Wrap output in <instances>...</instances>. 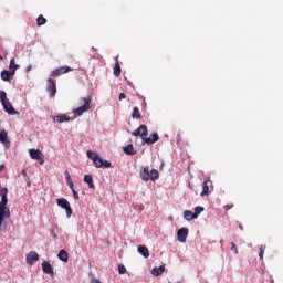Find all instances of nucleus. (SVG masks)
<instances>
[{
    "instance_id": "obj_7",
    "label": "nucleus",
    "mask_w": 283,
    "mask_h": 283,
    "mask_svg": "<svg viewBox=\"0 0 283 283\" xmlns=\"http://www.w3.org/2000/svg\"><path fill=\"white\" fill-rule=\"evenodd\" d=\"M46 83V92L50 95V98H54L56 96V82H54L52 78H49Z\"/></svg>"
},
{
    "instance_id": "obj_39",
    "label": "nucleus",
    "mask_w": 283,
    "mask_h": 283,
    "mask_svg": "<svg viewBox=\"0 0 283 283\" xmlns=\"http://www.w3.org/2000/svg\"><path fill=\"white\" fill-rule=\"evenodd\" d=\"M239 229H240L241 231L244 230V227H242V223L239 224Z\"/></svg>"
},
{
    "instance_id": "obj_1",
    "label": "nucleus",
    "mask_w": 283,
    "mask_h": 283,
    "mask_svg": "<svg viewBox=\"0 0 283 283\" xmlns=\"http://www.w3.org/2000/svg\"><path fill=\"white\" fill-rule=\"evenodd\" d=\"M78 107L73 109V114L76 117L83 116L85 112L92 109V96L81 97L78 101Z\"/></svg>"
},
{
    "instance_id": "obj_26",
    "label": "nucleus",
    "mask_w": 283,
    "mask_h": 283,
    "mask_svg": "<svg viewBox=\"0 0 283 283\" xmlns=\"http://www.w3.org/2000/svg\"><path fill=\"white\" fill-rule=\"evenodd\" d=\"M120 72H122L120 63L116 62L114 66V72H113L114 76L116 77L120 76Z\"/></svg>"
},
{
    "instance_id": "obj_17",
    "label": "nucleus",
    "mask_w": 283,
    "mask_h": 283,
    "mask_svg": "<svg viewBox=\"0 0 283 283\" xmlns=\"http://www.w3.org/2000/svg\"><path fill=\"white\" fill-rule=\"evenodd\" d=\"M165 273V266H158V268H153L151 270V275H154L155 277H158L159 275H163Z\"/></svg>"
},
{
    "instance_id": "obj_20",
    "label": "nucleus",
    "mask_w": 283,
    "mask_h": 283,
    "mask_svg": "<svg viewBox=\"0 0 283 283\" xmlns=\"http://www.w3.org/2000/svg\"><path fill=\"white\" fill-rule=\"evenodd\" d=\"M124 154H126L127 156H136V149H134V145L129 144L124 147Z\"/></svg>"
},
{
    "instance_id": "obj_37",
    "label": "nucleus",
    "mask_w": 283,
    "mask_h": 283,
    "mask_svg": "<svg viewBox=\"0 0 283 283\" xmlns=\"http://www.w3.org/2000/svg\"><path fill=\"white\" fill-rule=\"evenodd\" d=\"M6 169V165H0V171H3Z\"/></svg>"
},
{
    "instance_id": "obj_18",
    "label": "nucleus",
    "mask_w": 283,
    "mask_h": 283,
    "mask_svg": "<svg viewBox=\"0 0 283 283\" xmlns=\"http://www.w3.org/2000/svg\"><path fill=\"white\" fill-rule=\"evenodd\" d=\"M0 76H1L2 81L8 82V81H10V78H12V76H14V74L8 70H4L1 72Z\"/></svg>"
},
{
    "instance_id": "obj_40",
    "label": "nucleus",
    "mask_w": 283,
    "mask_h": 283,
    "mask_svg": "<svg viewBox=\"0 0 283 283\" xmlns=\"http://www.w3.org/2000/svg\"><path fill=\"white\" fill-rule=\"evenodd\" d=\"M30 70H32V66H31V65H29V66L27 67V72H30Z\"/></svg>"
},
{
    "instance_id": "obj_12",
    "label": "nucleus",
    "mask_w": 283,
    "mask_h": 283,
    "mask_svg": "<svg viewBox=\"0 0 283 283\" xmlns=\"http://www.w3.org/2000/svg\"><path fill=\"white\" fill-rule=\"evenodd\" d=\"M158 140H160V137L157 135V133L151 134L150 137L144 138V143L146 145H154V143H158Z\"/></svg>"
},
{
    "instance_id": "obj_29",
    "label": "nucleus",
    "mask_w": 283,
    "mask_h": 283,
    "mask_svg": "<svg viewBox=\"0 0 283 283\" xmlns=\"http://www.w3.org/2000/svg\"><path fill=\"white\" fill-rule=\"evenodd\" d=\"M132 118H140V109L138 107L133 108Z\"/></svg>"
},
{
    "instance_id": "obj_10",
    "label": "nucleus",
    "mask_w": 283,
    "mask_h": 283,
    "mask_svg": "<svg viewBox=\"0 0 283 283\" xmlns=\"http://www.w3.org/2000/svg\"><path fill=\"white\" fill-rule=\"evenodd\" d=\"M189 235V229L188 228H180L177 231V240L178 242H187V237Z\"/></svg>"
},
{
    "instance_id": "obj_2",
    "label": "nucleus",
    "mask_w": 283,
    "mask_h": 283,
    "mask_svg": "<svg viewBox=\"0 0 283 283\" xmlns=\"http://www.w3.org/2000/svg\"><path fill=\"white\" fill-rule=\"evenodd\" d=\"M86 156L87 158L93 160V164L97 169H109L112 167V163L101 158L97 153H92L91 150H87Z\"/></svg>"
},
{
    "instance_id": "obj_30",
    "label": "nucleus",
    "mask_w": 283,
    "mask_h": 283,
    "mask_svg": "<svg viewBox=\"0 0 283 283\" xmlns=\"http://www.w3.org/2000/svg\"><path fill=\"white\" fill-rule=\"evenodd\" d=\"M118 273H119V275H125V273H127V268H125V265H123V264H119Z\"/></svg>"
},
{
    "instance_id": "obj_16",
    "label": "nucleus",
    "mask_w": 283,
    "mask_h": 283,
    "mask_svg": "<svg viewBox=\"0 0 283 283\" xmlns=\"http://www.w3.org/2000/svg\"><path fill=\"white\" fill-rule=\"evenodd\" d=\"M84 182L87 184L88 189H95L96 186L94 185V177L92 175H85L84 176Z\"/></svg>"
},
{
    "instance_id": "obj_13",
    "label": "nucleus",
    "mask_w": 283,
    "mask_h": 283,
    "mask_svg": "<svg viewBox=\"0 0 283 283\" xmlns=\"http://www.w3.org/2000/svg\"><path fill=\"white\" fill-rule=\"evenodd\" d=\"M210 185H211V178L207 177L203 180L202 191H201L200 196H208L209 195Z\"/></svg>"
},
{
    "instance_id": "obj_5",
    "label": "nucleus",
    "mask_w": 283,
    "mask_h": 283,
    "mask_svg": "<svg viewBox=\"0 0 283 283\" xmlns=\"http://www.w3.org/2000/svg\"><path fill=\"white\" fill-rule=\"evenodd\" d=\"M56 205L57 207L66 211V218H72V213H73L72 206H70V201H67V199L59 198L56 199Z\"/></svg>"
},
{
    "instance_id": "obj_11",
    "label": "nucleus",
    "mask_w": 283,
    "mask_h": 283,
    "mask_svg": "<svg viewBox=\"0 0 283 283\" xmlns=\"http://www.w3.org/2000/svg\"><path fill=\"white\" fill-rule=\"evenodd\" d=\"M34 262H39V253H36L35 251H31L29 254H27V264L32 266Z\"/></svg>"
},
{
    "instance_id": "obj_19",
    "label": "nucleus",
    "mask_w": 283,
    "mask_h": 283,
    "mask_svg": "<svg viewBox=\"0 0 283 283\" xmlns=\"http://www.w3.org/2000/svg\"><path fill=\"white\" fill-rule=\"evenodd\" d=\"M54 123H70V116L67 115H57L53 118Z\"/></svg>"
},
{
    "instance_id": "obj_35",
    "label": "nucleus",
    "mask_w": 283,
    "mask_h": 283,
    "mask_svg": "<svg viewBox=\"0 0 283 283\" xmlns=\"http://www.w3.org/2000/svg\"><path fill=\"white\" fill-rule=\"evenodd\" d=\"M232 207H233V203L226 205L224 209H226V211H229V210H231Z\"/></svg>"
},
{
    "instance_id": "obj_31",
    "label": "nucleus",
    "mask_w": 283,
    "mask_h": 283,
    "mask_svg": "<svg viewBox=\"0 0 283 283\" xmlns=\"http://www.w3.org/2000/svg\"><path fill=\"white\" fill-rule=\"evenodd\" d=\"M231 251H233V253H235V255H238V245H235V243H231Z\"/></svg>"
},
{
    "instance_id": "obj_4",
    "label": "nucleus",
    "mask_w": 283,
    "mask_h": 283,
    "mask_svg": "<svg viewBox=\"0 0 283 283\" xmlns=\"http://www.w3.org/2000/svg\"><path fill=\"white\" fill-rule=\"evenodd\" d=\"M0 102L2 103V107L7 114H10L11 116H14V114H19L17 109H14V106H12V103L10 99H8V94L6 91H0Z\"/></svg>"
},
{
    "instance_id": "obj_24",
    "label": "nucleus",
    "mask_w": 283,
    "mask_h": 283,
    "mask_svg": "<svg viewBox=\"0 0 283 283\" xmlns=\"http://www.w3.org/2000/svg\"><path fill=\"white\" fill-rule=\"evenodd\" d=\"M184 218L185 220H196V214H193V212L191 210H186L184 212Z\"/></svg>"
},
{
    "instance_id": "obj_21",
    "label": "nucleus",
    "mask_w": 283,
    "mask_h": 283,
    "mask_svg": "<svg viewBox=\"0 0 283 283\" xmlns=\"http://www.w3.org/2000/svg\"><path fill=\"white\" fill-rule=\"evenodd\" d=\"M137 251L140 255H143V258H149V249H147V247L145 245H139L137 248Z\"/></svg>"
},
{
    "instance_id": "obj_15",
    "label": "nucleus",
    "mask_w": 283,
    "mask_h": 283,
    "mask_svg": "<svg viewBox=\"0 0 283 283\" xmlns=\"http://www.w3.org/2000/svg\"><path fill=\"white\" fill-rule=\"evenodd\" d=\"M0 143L8 147L10 145V140H8V132L1 130L0 132Z\"/></svg>"
},
{
    "instance_id": "obj_38",
    "label": "nucleus",
    "mask_w": 283,
    "mask_h": 283,
    "mask_svg": "<svg viewBox=\"0 0 283 283\" xmlns=\"http://www.w3.org/2000/svg\"><path fill=\"white\" fill-rule=\"evenodd\" d=\"M22 176H28V172L25 171V169L22 170Z\"/></svg>"
},
{
    "instance_id": "obj_8",
    "label": "nucleus",
    "mask_w": 283,
    "mask_h": 283,
    "mask_svg": "<svg viewBox=\"0 0 283 283\" xmlns=\"http://www.w3.org/2000/svg\"><path fill=\"white\" fill-rule=\"evenodd\" d=\"M69 72H72V67H70V66H60L59 69H55L51 73V76L53 78H59V76H63V74H67Z\"/></svg>"
},
{
    "instance_id": "obj_22",
    "label": "nucleus",
    "mask_w": 283,
    "mask_h": 283,
    "mask_svg": "<svg viewBox=\"0 0 283 283\" xmlns=\"http://www.w3.org/2000/svg\"><path fill=\"white\" fill-rule=\"evenodd\" d=\"M59 260H61L62 262H67V260H70V254H67V251L65 250H61L57 254Z\"/></svg>"
},
{
    "instance_id": "obj_6",
    "label": "nucleus",
    "mask_w": 283,
    "mask_h": 283,
    "mask_svg": "<svg viewBox=\"0 0 283 283\" xmlns=\"http://www.w3.org/2000/svg\"><path fill=\"white\" fill-rule=\"evenodd\" d=\"M148 135H149V130L147 129V125H143V124L133 132V136H140L144 143H145V138H147Z\"/></svg>"
},
{
    "instance_id": "obj_14",
    "label": "nucleus",
    "mask_w": 283,
    "mask_h": 283,
    "mask_svg": "<svg viewBox=\"0 0 283 283\" xmlns=\"http://www.w3.org/2000/svg\"><path fill=\"white\" fill-rule=\"evenodd\" d=\"M42 271L43 273H46L48 275H52V273H54V269H52V264H50V262L44 261L42 263Z\"/></svg>"
},
{
    "instance_id": "obj_25",
    "label": "nucleus",
    "mask_w": 283,
    "mask_h": 283,
    "mask_svg": "<svg viewBox=\"0 0 283 283\" xmlns=\"http://www.w3.org/2000/svg\"><path fill=\"white\" fill-rule=\"evenodd\" d=\"M46 23H48V19H45V17H43V14L38 17L36 25L41 27V25H45Z\"/></svg>"
},
{
    "instance_id": "obj_33",
    "label": "nucleus",
    "mask_w": 283,
    "mask_h": 283,
    "mask_svg": "<svg viewBox=\"0 0 283 283\" xmlns=\"http://www.w3.org/2000/svg\"><path fill=\"white\" fill-rule=\"evenodd\" d=\"M125 98H127V95H125V93H120L118 99L125 101Z\"/></svg>"
},
{
    "instance_id": "obj_36",
    "label": "nucleus",
    "mask_w": 283,
    "mask_h": 283,
    "mask_svg": "<svg viewBox=\"0 0 283 283\" xmlns=\"http://www.w3.org/2000/svg\"><path fill=\"white\" fill-rule=\"evenodd\" d=\"M72 193H73L75 200H78V192L76 190H73Z\"/></svg>"
},
{
    "instance_id": "obj_28",
    "label": "nucleus",
    "mask_w": 283,
    "mask_h": 283,
    "mask_svg": "<svg viewBox=\"0 0 283 283\" xmlns=\"http://www.w3.org/2000/svg\"><path fill=\"white\" fill-rule=\"evenodd\" d=\"M264 251H266V245H261L259 249V260H264Z\"/></svg>"
},
{
    "instance_id": "obj_34",
    "label": "nucleus",
    "mask_w": 283,
    "mask_h": 283,
    "mask_svg": "<svg viewBox=\"0 0 283 283\" xmlns=\"http://www.w3.org/2000/svg\"><path fill=\"white\" fill-rule=\"evenodd\" d=\"M67 185H69L71 191H74V190H75V189H74V181H69Z\"/></svg>"
},
{
    "instance_id": "obj_9",
    "label": "nucleus",
    "mask_w": 283,
    "mask_h": 283,
    "mask_svg": "<svg viewBox=\"0 0 283 283\" xmlns=\"http://www.w3.org/2000/svg\"><path fill=\"white\" fill-rule=\"evenodd\" d=\"M29 155H30V158H32V160H39L40 165H43L44 156H43V153H41V150L32 148L29 150Z\"/></svg>"
},
{
    "instance_id": "obj_32",
    "label": "nucleus",
    "mask_w": 283,
    "mask_h": 283,
    "mask_svg": "<svg viewBox=\"0 0 283 283\" xmlns=\"http://www.w3.org/2000/svg\"><path fill=\"white\" fill-rule=\"evenodd\" d=\"M65 178L67 182H72V177L70 176V171L65 170Z\"/></svg>"
},
{
    "instance_id": "obj_23",
    "label": "nucleus",
    "mask_w": 283,
    "mask_h": 283,
    "mask_svg": "<svg viewBox=\"0 0 283 283\" xmlns=\"http://www.w3.org/2000/svg\"><path fill=\"white\" fill-rule=\"evenodd\" d=\"M19 70V65L14 63V59L10 60V65H9V72H12L13 75L17 74V71Z\"/></svg>"
},
{
    "instance_id": "obj_3",
    "label": "nucleus",
    "mask_w": 283,
    "mask_h": 283,
    "mask_svg": "<svg viewBox=\"0 0 283 283\" xmlns=\"http://www.w3.org/2000/svg\"><path fill=\"white\" fill-rule=\"evenodd\" d=\"M139 176L144 182H156L160 178V174L156 169L149 171V167H143L139 171Z\"/></svg>"
},
{
    "instance_id": "obj_27",
    "label": "nucleus",
    "mask_w": 283,
    "mask_h": 283,
    "mask_svg": "<svg viewBox=\"0 0 283 283\" xmlns=\"http://www.w3.org/2000/svg\"><path fill=\"white\" fill-rule=\"evenodd\" d=\"M202 211H205V207L197 206V207L195 208V212H193L195 218H198V216H200V214L202 213Z\"/></svg>"
},
{
    "instance_id": "obj_41",
    "label": "nucleus",
    "mask_w": 283,
    "mask_h": 283,
    "mask_svg": "<svg viewBox=\"0 0 283 283\" xmlns=\"http://www.w3.org/2000/svg\"><path fill=\"white\" fill-rule=\"evenodd\" d=\"M0 61H3V56L0 55Z\"/></svg>"
}]
</instances>
